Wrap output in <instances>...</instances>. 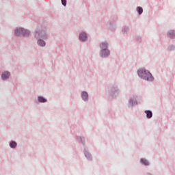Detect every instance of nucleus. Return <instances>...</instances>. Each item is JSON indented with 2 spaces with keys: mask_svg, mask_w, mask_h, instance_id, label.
<instances>
[{
  "mask_svg": "<svg viewBox=\"0 0 175 175\" xmlns=\"http://www.w3.org/2000/svg\"><path fill=\"white\" fill-rule=\"evenodd\" d=\"M145 113L147 118H151V117H152V112H151V111H146Z\"/></svg>",
  "mask_w": 175,
  "mask_h": 175,
  "instance_id": "1a4fd4ad",
  "label": "nucleus"
},
{
  "mask_svg": "<svg viewBox=\"0 0 175 175\" xmlns=\"http://www.w3.org/2000/svg\"><path fill=\"white\" fill-rule=\"evenodd\" d=\"M79 39L82 42H85V40H87V34L85 33H81L79 35Z\"/></svg>",
  "mask_w": 175,
  "mask_h": 175,
  "instance_id": "20e7f679",
  "label": "nucleus"
},
{
  "mask_svg": "<svg viewBox=\"0 0 175 175\" xmlns=\"http://www.w3.org/2000/svg\"><path fill=\"white\" fill-rule=\"evenodd\" d=\"M10 76V73L9 72H5L1 75V79L3 80H6L7 79H9V77Z\"/></svg>",
  "mask_w": 175,
  "mask_h": 175,
  "instance_id": "39448f33",
  "label": "nucleus"
},
{
  "mask_svg": "<svg viewBox=\"0 0 175 175\" xmlns=\"http://www.w3.org/2000/svg\"><path fill=\"white\" fill-rule=\"evenodd\" d=\"M62 3L64 6H66V0H62Z\"/></svg>",
  "mask_w": 175,
  "mask_h": 175,
  "instance_id": "4468645a",
  "label": "nucleus"
},
{
  "mask_svg": "<svg viewBox=\"0 0 175 175\" xmlns=\"http://www.w3.org/2000/svg\"><path fill=\"white\" fill-rule=\"evenodd\" d=\"M167 36H168V38H175L174 31H169V33H167Z\"/></svg>",
  "mask_w": 175,
  "mask_h": 175,
  "instance_id": "0eeeda50",
  "label": "nucleus"
},
{
  "mask_svg": "<svg viewBox=\"0 0 175 175\" xmlns=\"http://www.w3.org/2000/svg\"><path fill=\"white\" fill-rule=\"evenodd\" d=\"M138 75L139 77L147 80L148 81H152L154 80V77H152V75H151L148 71L146 70V69L142 68L138 70Z\"/></svg>",
  "mask_w": 175,
  "mask_h": 175,
  "instance_id": "f257e3e1",
  "label": "nucleus"
},
{
  "mask_svg": "<svg viewBox=\"0 0 175 175\" xmlns=\"http://www.w3.org/2000/svg\"><path fill=\"white\" fill-rule=\"evenodd\" d=\"M81 96L83 100H87V99H88V93H87L86 92H83L81 94Z\"/></svg>",
  "mask_w": 175,
  "mask_h": 175,
  "instance_id": "423d86ee",
  "label": "nucleus"
},
{
  "mask_svg": "<svg viewBox=\"0 0 175 175\" xmlns=\"http://www.w3.org/2000/svg\"><path fill=\"white\" fill-rule=\"evenodd\" d=\"M141 162L142 163H143V165H145L146 166H148V161L146 159H141Z\"/></svg>",
  "mask_w": 175,
  "mask_h": 175,
  "instance_id": "f8f14e48",
  "label": "nucleus"
},
{
  "mask_svg": "<svg viewBox=\"0 0 175 175\" xmlns=\"http://www.w3.org/2000/svg\"><path fill=\"white\" fill-rule=\"evenodd\" d=\"M38 101L40 102L41 103H44L47 102V100H46L44 98L40 96L38 97Z\"/></svg>",
  "mask_w": 175,
  "mask_h": 175,
  "instance_id": "9d476101",
  "label": "nucleus"
},
{
  "mask_svg": "<svg viewBox=\"0 0 175 175\" xmlns=\"http://www.w3.org/2000/svg\"><path fill=\"white\" fill-rule=\"evenodd\" d=\"M100 46V49H102L101 57H107L110 54V52L107 50V43H102Z\"/></svg>",
  "mask_w": 175,
  "mask_h": 175,
  "instance_id": "f03ea898",
  "label": "nucleus"
},
{
  "mask_svg": "<svg viewBox=\"0 0 175 175\" xmlns=\"http://www.w3.org/2000/svg\"><path fill=\"white\" fill-rule=\"evenodd\" d=\"M23 35V36H29V31L25 30L23 28H18L15 29V35L19 36V35Z\"/></svg>",
  "mask_w": 175,
  "mask_h": 175,
  "instance_id": "7ed1b4c3",
  "label": "nucleus"
},
{
  "mask_svg": "<svg viewBox=\"0 0 175 175\" xmlns=\"http://www.w3.org/2000/svg\"><path fill=\"white\" fill-rule=\"evenodd\" d=\"M10 146L11 148H16V147H17V144L15 142H12L10 144Z\"/></svg>",
  "mask_w": 175,
  "mask_h": 175,
  "instance_id": "9b49d317",
  "label": "nucleus"
},
{
  "mask_svg": "<svg viewBox=\"0 0 175 175\" xmlns=\"http://www.w3.org/2000/svg\"><path fill=\"white\" fill-rule=\"evenodd\" d=\"M137 10L139 14H142V13H143V8L142 7H137Z\"/></svg>",
  "mask_w": 175,
  "mask_h": 175,
  "instance_id": "ddd939ff",
  "label": "nucleus"
},
{
  "mask_svg": "<svg viewBox=\"0 0 175 175\" xmlns=\"http://www.w3.org/2000/svg\"><path fill=\"white\" fill-rule=\"evenodd\" d=\"M38 44L39 46H41L42 47H43L44 46H46V42L42 40H39L38 41Z\"/></svg>",
  "mask_w": 175,
  "mask_h": 175,
  "instance_id": "6e6552de",
  "label": "nucleus"
}]
</instances>
